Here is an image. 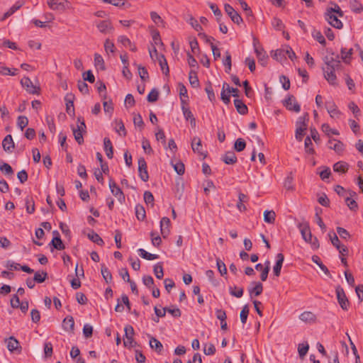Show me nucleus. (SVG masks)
I'll use <instances>...</instances> for the list:
<instances>
[{"mask_svg": "<svg viewBox=\"0 0 363 363\" xmlns=\"http://www.w3.org/2000/svg\"><path fill=\"white\" fill-rule=\"evenodd\" d=\"M171 222L169 218L163 217L160 220V234L166 238L170 233Z\"/></svg>", "mask_w": 363, "mask_h": 363, "instance_id": "obj_16", "label": "nucleus"}, {"mask_svg": "<svg viewBox=\"0 0 363 363\" xmlns=\"http://www.w3.org/2000/svg\"><path fill=\"white\" fill-rule=\"evenodd\" d=\"M21 86L26 89V91L30 94H39L40 87L35 86L30 79L28 77H24L21 80Z\"/></svg>", "mask_w": 363, "mask_h": 363, "instance_id": "obj_3", "label": "nucleus"}, {"mask_svg": "<svg viewBox=\"0 0 363 363\" xmlns=\"http://www.w3.org/2000/svg\"><path fill=\"white\" fill-rule=\"evenodd\" d=\"M225 54H226V57L223 62V65L225 67V72L227 73H229L230 71L231 70V66H232L231 55L229 53V52H228V51L225 52Z\"/></svg>", "mask_w": 363, "mask_h": 363, "instance_id": "obj_59", "label": "nucleus"}, {"mask_svg": "<svg viewBox=\"0 0 363 363\" xmlns=\"http://www.w3.org/2000/svg\"><path fill=\"white\" fill-rule=\"evenodd\" d=\"M125 330V339L123 340V345L125 347H133L136 345V342L133 340L134 329L133 328L128 325L124 328Z\"/></svg>", "mask_w": 363, "mask_h": 363, "instance_id": "obj_4", "label": "nucleus"}, {"mask_svg": "<svg viewBox=\"0 0 363 363\" xmlns=\"http://www.w3.org/2000/svg\"><path fill=\"white\" fill-rule=\"evenodd\" d=\"M109 188L111 189V193L118 199L120 203H123L125 201V195L123 193L121 188L116 184V183L113 180H109L108 184Z\"/></svg>", "mask_w": 363, "mask_h": 363, "instance_id": "obj_9", "label": "nucleus"}, {"mask_svg": "<svg viewBox=\"0 0 363 363\" xmlns=\"http://www.w3.org/2000/svg\"><path fill=\"white\" fill-rule=\"evenodd\" d=\"M88 238L89 240H91L94 243H96L97 245L102 246L104 244V240L101 239V238L94 230H91V233L88 234Z\"/></svg>", "mask_w": 363, "mask_h": 363, "instance_id": "obj_40", "label": "nucleus"}, {"mask_svg": "<svg viewBox=\"0 0 363 363\" xmlns=\"http://www.w3.org/2000/svg\"><path fill=\"white\" fill-rule=\"evenodd\" d=\"M221 160L226 164H234L238 160L235 152L233 151L225 152V154L222 156Z\"/></svg>", "mask_w": 363, "mask_h": 363, "instance_id": "obj_27", "label": "nucleus"}, {"mask_svg": "<svg viewBox=\"0 0 363 363\" xmlns=\"http://www.w3.org/2000/svg\"><path fill=\"white\" fill-rule=\"evenodd\" d=\"M159 91L157 89H153L147 95V99L149 102H155L157 100Z\"/></svg>", "mask_w": 363, "mask_h": 363, "instance_id": "obj_64", "label": "nucleus"}, {"mask_svg": "<svg viewBox=\"0 0 363 363\" xmlns=\"http://www.w3.org/2000/svg\"><path fill=\"white\" fill-rule=\"evenodd\" d=\"M28 124V119L26 116H20L18 117L17 125L23 130Z\"/></svg>", "mask_w": 363, "mask_h": 363, "instance_id": "obj_55", "label": "nucleus"}, {"mask_svg": "<svg viewBox=\"0 0 363 363\" xmlns=\"http://www.w3.org/2000/svg\"><path fill=\"white\" fill-rule=\"evenodd\" d=\"M96 86L98 90V92L99 93L101 97L105 100L106 99V87L105 84L101 81H98L96 83Z\"/></svg>", "mask_w": 363, "mask_h": 363, "instance_id": "obj_42", "label": "nucleus"}, {"mask_svg": "<svg viewBox=\"0 0 363 363\" xmlns=\"http://www.w3.org/2000/svg\"><path fill=\"white\" fill-rule=\"evenodd\" d=\"M166 313H168L173 318H177L182 315L181 310L175 305L164 307L160 310V318L165 316Z\"/></svg>", "mask_w": 363, "mask_h": 363, "instance_id": "obj_11", "label": "nucleus"}, {"mask_svg": "<svg viewBox=\"0 0 363 363\" xmlns=\"http://www.w3.org/2000/svg\"><path fill=\"white\" fill-rule=\"evenodd\" d=\"M284 106L289 111L298 113L301 110L299 104L294 95H289L284 101Z\"/></svg>", "mask_w": 363, "mask_h": 363, "instance_id": "obj_7", "label": "nucleus"}, {"mask_svg": "<svg viewBox=\"0 0 363 363\" xmlns=\"http://www.w3.org/2000/svg\"><path fill=\"white\" fill-rule=\"evenodd\" d=\"M298 228L303 239L310 243L313 248L317 249L319 247L318 240L315 237L313 238L308 223H301L298 225Z\"/></svg>", "mask_w": 363, "mask_h": 363, "instance_id": "obj_1", "label": "nucleus"}, {"mask_svg": "<svg viewBox=\"0 0 363 363\" xmlns=\"http://www.w3.org/2000/svg\"><path fill=\"white\" fill-rule=\"evenodd\" d=\"M150 29H151V34L152 36L153 43H151V47H149V48H148L149 52H150V57L152 58V60H158L159 57H158V53H157V50L155 47V45L157 44L159 32L157 31L156 30L152 29V28H150Z\"/></svg>", "mask_w": 363, "mask_h": 363, "instance_id": "obj_6", "label": "nucleus"}, {"mask_svg": "<svg viewBox=\"0 0 363 363\" xmlns=\"http://www.w3.org/2000/svg\"><path fill=\"white\" fill-rule=\"evenodd\" d=\"M335 291H336L337 301H338L340 307L342 308V310L347 311L349 306H350V303H349V301H348V299L346 296V294L344 291V289L341 286H338L336 288Z\"/></svg>", "mask_w": 363, "mask_h": 363, "instance_id": "obj_5", "label": "nucleus"}, {"mask_svg": "<svg viewBox=\"0 0 363 363\" xmlns=\"http://www.w3.org/2000/svg\"><path fill=\"white\" fill-rule=\"evenodd\" d=\"M26 211L30 214L34 213L35 204H34V201H33L32 198L28 197L26 200Z\"/></svg>", "mask_w": 363, "mask_h": 363, "instance_id": "obj_63", "label": "nucleus"}, {"mask_svg": "<svg viewBox=\"0 0 363 363\" xmlns=\"http://www.w3.org/2000/svg\"><path fill=\"white\" fill-rule=\"evenodd\" d=\"M350 6L352 11L359 13L363 10L362 5L357 0H351L350 2Z\"/></svg>", "mask_w": 363, "mask_h": 363, "instance_id": "obj_43", "label": "nucleus"}, {"mask_svg": "<svg viewBox=\"0 0 363 363\" xmlns=\"http://www.w3.org/2000/svg\"><path fill=\"white\" fill-rule=\"evenodd\" d=\"M48 278V273L43 271L41 274L39 272H36L34 274V281L37 283H43Z\"/></svg>", "mask_w": 363, "mask_h": 363, "instance_id": "obj_50", "label": "nucleus"}, {"mask_svg": "<svg viewBox=\"0 0 363 363\" xmlns=\"http://www.w3.org/2000/svg\"><path fill=\"white\" fill-rule=\"evenodd\" d=\"M246 147V143L242 138H238L235 140L234 148L238 152L242 151Z\"/></svg>", "mask_w": 363, "mask_h": 363, "instance_id": "obj_54", "label": "nucleus"}, {"mask_svg": "<svg viewBox=\"0 0 363 363\" xmlns=\"http://www.w3.org/2000/svg\"><path fill=\"white\" fill-rule=\"evenodd\" d=\"M138 173L140 178L143 182L148 180L149 175L147 170V163L143 157L138 159Z\"/></svg>", "mask_w": 363, "mask_h": 363, "instance_id": "obj_13", "label": "nucleus"}, {"mask_svg": "<svg viewBox=\"0 0 363 363\" xmlns=\"http://www.w3.org/2000/svg\"><path fill=\"white\" fill-rule=\"evenodd\" d=\"M313 38L316 40L319 43L322 45L325 46L326 44L325 39L320 31L319 30H313L312 33Z\"/></svg>", "mask_w": 363, "mask_h": 363, "instance_id": "obj_48", "label": "nucleus"}, {"mask_svg": "<svg viewBox=\"0 0 363 363\" xmlns=\"http://www.w3.org/2000/svg\"><path fill=\"white\" fill-rule=\"evenodd\" d=\"M138 252L142 258L147 259V260H153L158 257L157 255L151 254L142 248L139 249L138 250Z\"/></svg>", "mask_w": 363, "mask_h": 363, "instance_id": "obj_39", "label": "nucleus"}, {"mask_svg": "<svg viewBox=\"0 0 363 363\" xmlns=\"http://www.w3.org/2000/svg\"><path fill=\"white\" fill-rule=\"evenodd\" d=\"M272 26L277 30H282L285 28V26L283 23L282 21L277 17H274L272 18Z\"/></svg>", "mask_w": 363, "mask_h": 363, "instance_id": "obj_47", "label": "nucleus"}, {"mask_svg": "<svg viewBox=\"0 0 363 363\" xmlns=\"http://www.w3.org/2000/svg\"><path fill=\"white\" fill-rule=\"evenodd\" d=\"M328 147L334 150L337 153H341L344 150V144L336 139H330L328 140Z\"/></svg>", "mask_w": 363, "mask_h": 363, "instance_id": "obj_21", "label": "nucleus"}, {"mask_svg": "<svg viewBox=\"0 0 363 363\" xmlns=\"http://www.w3.org/2000/svg\"><path fill=\"white\" fill-rule=\"evenodd\" d=\"M325 19L330 25L335 28L340 29L342 28V23L338 19V16L331 13V11H325Z\"/></svg>", "mask_w": 363, "mask_h": 363, "instance_id": "obj_10", "label": "nucleus"}, {"mask_svg": "<svg viewBox=\"0 0 363 363\" xmlns=\"http://www.w3.org/2000/svg\"><path fill=\"white\" fill-rule=\"evenodd\" d=\"M160 69L167 76L169 69L166 59L163 55H160Z\"/></svg>", "mask_w": 363, "mask_h": 363, "instance_id": "obj_51", "label": "nucleus"}, {"mask_svg": "<svg viewBox=\"0 0 363 363\" xmlns=\"http://www.w3.org/2000/svg\"><path fill=\"white\" fill-rule=\"evenodd\" d=\"M356 199L350 197H345V201L348 208L352 211H357L358 209V204L355 201Z\"/></svg>", "mask_w": 363, "mask_h": 363, "instance_id": "obj_44", "label": "nucleus"}, {"mask_svg": "<svg viewBox=\"0 0 363 363\" xmlns=\"http://www.w3.org/2000/svg\"><path fill=\"white\" fill-rule=\"evenodd\" d=\"M324 62H325V67L334 68L335 69H339V67L341 65L338 56H337L336 58H334L333 57L326 56L324 58Z\"/></svg>", "mask_w": 363, "mask_h": 363, "instance_id": "obj_25", "label": "nucleus"}, {"mask_svg": "<svg viewBox=\"0 0 363 363\" xmlns=\"http://www.w3.org/2000/svg\"><path fill=\"white\" fill-rule=\"evenodd\" d=\"M224 8L225 11L233 23L240 25L242 22V18L240 15L230 4H225Z\"/></svg>", "mask_w": 363, "mask_h": 363, "instance_id": "obj_8", "label": "nucleus"}, {"mask_svg": "<svg viewBox=\"0 0 363 363\" xmlns=\"http://www.w3.org/2000/svg\"><path fill=\"white\" fill-rule=\"evenodd\" d=\"M299 318L303 322H314L315 315L311 311H304L299 315Z\"/></svg>", "mask_w": 363, "mask_h": 363, "instance_id": "obj_37", "label": "nucleus"}, {"mask_svg": "<svg viewBox=\"0 0 363 363\" xmlns=\"http://www.w3.org/2000/svg\"><path fill=\"white\" fill-rule=\"evenodd\" d=\"M184 117L186 119V121H190L191 125L192 127L196 126V119L194 116V114L191 111L189 107V108H184L183 106V109L182 110Z\"/></svg>", "mask_w": 363, "mask_h": 363, "instance_id": "obj_31", "label": "nucleus"}, {"mask_svg": "<svg viewBox=\"0 0 363 363\" xmlns=\"http://www.w3.org/2000/svg\"><path fill=\"white\" fill-rule=\"evenodd\" d=\"M191 147L194 152H197L201 155H203V152L202 151V145L201 141L199 138L194 137L191 141Z\"/></svg>", "mask_w": 363, "mask_h": 363, "instance_id": "obj_29", "label": "nucleus"}, {"mask_svg": "<svg viewBox=\"0 0 363 363\" xmlns=\"http://www.w3.org/2000/svg\"><path fill=\"white\" fill-rule=\"evenodd\" d=\"M205 91H206V94L208 95V99L211 102H213L216 100V96H215L213 87H212V84H211V83L210 82H208L206 83V87H205Z\"/></svg>", "mask_w": 363, "mask_h": 363, "instance_id": "obj_46", "label": "nucleus"}, {"mask_svg": "<svg viewBox=\"0 0 363 363\" xmlns=\"http://www.w3.org/2000/svg\"><path fill=\"white\" fill-rule=\"evenodd\" d=\"M252 284H255V286L248 288V291L251 298H252L254 296H259L263 291V285L262 283L252 282Z\"/></svg>", "mask_w": 363, "mask_h": 363, "instance_id": "obj_24", "label": "nucleus"}, {"mask_svg": "<svg viewBox=\"0 0 363 363\" xmlns=\"http://www.w3.org/2000/svg\"><path fill=\"white\" fill-rule=\"evenodd\" d=\"M171 164L173 167L174 171L179 174V175H183L185 172V167L182 162L180 160H171Z\"/></svg>", "mask_w": 363, "mask_h": 363, "instance_id": "obj_32", "label": "nucleus"}, {"mask_svg": "<svg viewBox=\"0 0 363 363\" xmlns=\"http://www.w3.org/2000/svg\"><path fill=\"white\" fill-rule=\"evenodd\" d=\"M253 45H254L255 52L257 55V57L258 59L259 62L262 65L264 66L267 62V60L268 58L266 52H264L263 48L257 46V42H256L255 39L254 40Z\"/></svg>", "mask_w": 363, "mask_h": 363, "instance_id": "obj_17", "label": "nucleus"}, {"mask_svg": "<svg viewBox=\"0 0 363 363\" xmlns=\"http://www.w3.org/2000/svg\"><path fill=\"white\" fill-rule=\"evenodd\" d=\"M234 105L238 111V112L242 115H245L247 113L248 108L247 106L242 102L240 99H235Z\"/></svg>", "mask_w": 363, "mask_h": 363, "instance_id": "obj_33", "label": "nucleus"}, {"mask_svg": "<svg viewBox=\"0 0 363 363\" xmlns=\"http://www.w3.org/2000/svg\"><path fill=\"white\" fill-rule=\"evenodd\" d=\"M104 151L108 159H112L113 157V148L111 140L108 138L104 139Z\"/></svg>", "mask_w": 363, "mask_h": 363, "instance_id": "obj_28", "label": "nucleus"}, {"mask_svg": "<svg viewBox=\"0 0 363 363\" xmlns=\"http://www.w3.org/2000/svg\"><path fill=\"white\" fill-rule=\"evenodd\" d=\"M216 264H217L218 270L220 272L221 276H223L227 274L226 266L223 261H221L220 259H217Z\"/></svg>", "mask_w": 363, "mask_h": 363, "instance_id": "obj_62", "label": "nucleus"}, {"mask_svg": "<svg viewBox=\"0 0 363 363\" xmlns=\"http://www.w3.org/2000/svg\"><path fill=\"white\" fill-rule=\"evenodd\" d=\"M349 165L347 162L340 161L334 164L333 170L336 172L344 174L347 172Z\"/></svg>", "mask_w": 363, "mask_h": 363, "instance_id": "obj_30", "label": "nucleus"}, {"mask_svg": "<svg viewBox=\"0 0 363 363\" xmlns=\"http://www.w3.org/2000/svg\"><path fill=\"white\" fill-rule=\"evenodd\" d=\"M101 273L105 281L107 284H109L112 281V275L108 267H106L104 264H101Z\"/></svg>", "mask_w": 363, "mask_h": 363, "instance_id": "obj_34", "label": "nucleus"}, {"mask_svg": "<svg viewBox=\"0 0 363 363\" xmlns=\"http://www.w3.org/2000/svg\"><path fill=\"white\" fill-rule=\"evenodd\" d=\"M300 121L302 120V118H299ZM302 123V125L300 127H298L296 130V139L298 141H301L303 136L304 135V131L306 129V124L304 123V121L301 122Z\"/></svg>", "mask_w": 363, "mask_h": 363, "instance_id": "obj_38", "label": "nucleus"}, {"mask_svg": "<svg viewBox=\"0 0 363 363\" xmlns=\"http://www.w3.org/2000/svg\"><path fill=\"white\" fill-rule=\"evenodd\" d=\"M277 261L273 267V273L274 276L279 277L281 273V269L282 267V264L284 260V256L282 253H278L276 257Z\"/></svg>", "mask_w": 363, "mask_h": 363, "instance_id": "obj_20", "label": "nucleus"}, {"mask_svg": "<svg viewBox=\"0 0 363 363\" xmlns=\"http://www.w3.org/2000/svg\"><path fill=\"white\" fill-rule=\"evenodd\" d=\"M5 342L6 343L7 349L11 352H17L18 353H20L21 352L20 343L13 336L6 338Z\"/></svg>", "mask_w": 363, "mask_h": 363, "instance_id": "obj_12", "label": "nucleus"}, {"mask_svg": "<svg viewBox=\"0 0 363 363\" xmlns=\"http://www.w3.org/2000/svg\"><path fill=\"white\" fill-rule=\"evenodd\" d=\"M325 108L332 118H339L340 111L337 109V106L333 101L325 102Z\"/></svg>", "mask_w": 363, "mask_h": 363, "instance_id": "obj_19", "label": "nucleus"}, {"mask_svg": "<svg viewBox=\"0 0 363 363\" xmlns=\"http://www.w3.org/2000/svg\"><path fill=\"white\" fill-rule=\"evenodd\" d=\"M340 52H341V57H342V60L345 63H349V62L351 59L352 55L353 54L352 48L347 50L345 48H342Z\"/></svg>", "mask_w": 363, "mask_h": 363, "instance_id": "obj_36", "label": "nucleus"}, {"mask_svg": "<svg viewBox=\"0 0 363 363\" xmlns=\"http://www.w3.org/2000/svg\"><path fill=\"white\" fill-rule=\"evenodd\" d=\"M189 45L191 50L194 54H196L199 52L200 49L199 47V43L195 38L189 39Z\"/></svg>", "mask_w": 363, "mask_h": 363, "instance_id": "obj_60", "label": "nucleus"}, {"mask_svg": "<svg viewBox=\"0 0 363 363\" xmlns=\"http://www.w3.org/2000/svg\"><path fill=\"white\" fill-rule=\"evenodd\" d=\"M249 314V307L247 305H245L243 306V308L241 310L240 317V320L242 324H245L247 320V316Z\"/></svg>", "mask_w": 363, "mask_h": 363, "instance_id": "obj_56", "label": "nucleus"}, {"mask_svg": "<svg viewBox=\"0 0 363 363\" xmlns=\"http://www.w3.org/2000/svg\"><path fill=\"white\" fill-rule=\"evenodd\" d=\"M62 328L67 332L74 333V320L72 316L68 315L63 320Z\"/></svg>", "mask_w": 363, "mask_h": 363, "instance_id": "obj_26", "label": "nucleus"}, {"mask_svg": "<svg viewBox=\"0 0 363 363\" xmlns=\"http://www.w3.org/2000/svg\"><path fill=\"white\" fill-rule=\"evenodd\" d=\"M322 130L328 135H330V134L339 135L338 130L332 129L328 123L322 125Z\"/></svg>", "mask_w": 363, "mask_h": 363, "instance_id": "obj_61", "label": "nucleus"}, {"mask_svg": "<svg viewBox=\"0 0 363 363\" xmlns=\"http://www.w3.org/2000/svg\"><path fill=\"white\" fill-rule=\"evenodd\" d=\"M50 245H52L54 249L57 250H62L65 248V246L63 244L60 237H53L50 243Z\"/></svg>", "mask_w": 363, "mask_h": 363, "instance_id": "obj_35", "label": "nucleus"}, {"mask_svg": "<svg viewBox=\"0 0 363 363\" xmlns=\"http://www.w3.org/2000/svg\"><path fill=\"white\" fill-rule=\"evenodd\" d=\"M94 64L96 67H99L101 70H104L106 69L104 59L99 54L96 53L94 55Z\"/></svg>", "mask_w": 363, "mask_h": 363, "instance_id": "obj_53", "label": "nucleus"}, {"mask_svg": "<svg viewBox=\"0 0 363 363\" xmlns=\"http://www.w3.org/2000/svg\"><path fill=\"white\" fill-rule=\"evenodd\" d=\"M335 69L328 67H323V71L324 73L325 79L328 82V83L331 85L336 84V75H335Z\"/></svg>", "mask_w": 363, "mask_h": 363, "instance_id": "obj_14", "label": "nucleus"}, {"mask_svg": "<svg viewBox=\"0 0 363 363\" xmlns=\"http://www.w3.org/2000/svg\"><path fill=\"white\" fill-rule=\"evenodd\" d=\"M74 95L72 93H68L66 94L65 97V101L66 102V111L69 116L74 115Z\"/></svg>", "mask_w": 363, "mask_h": 363, "instance_id": "obj_18", "label": "nucleus"}, {"mask_svg": "<svg viewBox=\"0 0 363 363\" xmlns=\"http://www.w3.org/2000/svg\"><path fill=\"white\" fill-rule=\"evenodd\" d=\"M189 79L192 87L196 88L199 86V80L196 72L191 71L189 73Z\"/></svg>", "mask_w": 363, "mask_h": 363, "instance_id": "obj_49", "label": "nucleus"}, {"mask_svg": "<svg viewBox=\"0 0 363 363\" xmlns=\"http://www.w3.org/2000/svg\"><path fill=\"white\" fill-rule=\"evenodd\" d=\"M312 261L315 263L317 265L319 266V267L320 268V269L327 275H328L330 274V272L328 270V269L327 268V267L325 265H324L323 264V262H321L320 257L317 255H313L312 257Z\"/></svg>", "mask_w": 363, "mask_h": 363, "instance_id": "obj_45", "label": "nucleus"}, {"mask_svg": "<svg viewBox=\"0 0 363 363\" xmlns=\"http://www.w3.org/2000/svg\"><path fill=\"white\" fill-rule=\"evenodd\" d=\"M309 349V345L308 343L306 344H299L298 347V354L301 358H303L308 352Z\"/></svg>", "mask_w": 363, "mask_h": 363, "instance_id": "obj_58", "label": "nucleus"}, {"mask_svg": "<svg viewBox=\"0 0 363 363\" xmlns=\"http://www.w3.org/2000/svg\"><path fill=\"white\" fill-rule=\"evenodd\" d=\"M67 4L66 0H48V5L52 10H64Z\"/></svg>", "mask_w": 363, "mask_h": 363, "instance_id": "obj_23", "label": "nucleus"}, {"mask_svg": "<svg viewBox=\"0 0 363 363\" xmlns=\"http://www.w3.org/2000/svg\"><path fill=\"white\" fill-rule=\"evenodd\" d=\"M2 147L6 152H12V150L15 147L14 142L11 135H7L2 141Z\"/></svg>", "mask_w": 363, "mask_h": 363, "instance_id": "obj_22", "label": "nucleus"}, {"mask_svg": "<svg viewBox=\"0 0 363 363\" xmlns=\"http://www.w3.org/2000/svg\"><path fill=\"white\" fill-rule=\"evenodd\" d=\"M144 200H145V203L147 206H150L151 207H152L154 206L155 199H154L152 194L150 191H145Z\"/></svg>", "mask_w": 363, "mask_h": 363, "instance_id": "obj_52", "label": "nucleus"}, {"mask_svg": "<svg viewBox=\"0 0 363 363\" xmlns=\"http://www.w3.org/2000/svg\"><path fill=\"white\" fill-rule=\"evenodd\" d=\"M276 214L274 211H265L264 212V220L267 223L272 224L275 221Z\"/></svg>", "mask_w": 363, "mask_h": 363, "instance_id": "obj_41", "label": "nucleus"}, {"mask_svg": "<svg viewBox=\"0 0 363 363\" xmlns=\"http://www.w3.org/2000/svg\"><path fill=\"white\" fill-rule=\"evenodd\" d=\"M77 121L79 124L77 125V128H72L73 134L75 140L79 145H82L84 143V138L82 133L86 132V125L84 121L81 117H78Z\"/></svg>", "mask_w": 363, "mask_h": 363, "instance_id": "obj_2", "label": "nucleus"}, {"mask_svg": "<svg viewBox=\"0 0 363 363\" xmlns=\"http://www.w3.org/2000/svg\"><path fill=\"white\" fill-rule=\"evenodd\" d=\"M135 215L139 220H143L145 218V211L142 206H136Z\"/></svg>", "mask_w": 363, "mask_h": 363, "instance_id": "obj_57", "label": "nucleus"}, {"mask_svg": "<svg viewBox=\"0 0 363 363\" xmlns=\"http://www.w3.org/2000/svg\"><path fill=\"white\" fill-rule=\"evenodd\" d=\"M96 26L99 30L104 34L109 33L113 30L111 21L108 20L99 21L96 23Z\"/></svg>", "mask_w": 363, "mask_h": 363, "instance_id": "obj_15", "label": "nucleus"}]
</instances>
